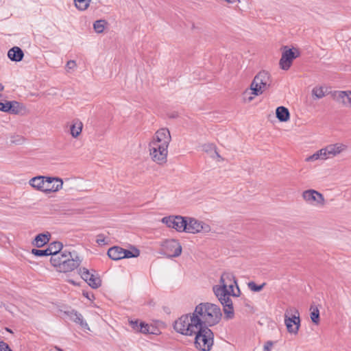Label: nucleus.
<instances>
[{"label":"nucleus","instance_id":"nucleus-1","mask_svg":"<svg viewBox=\"0 0 351 351\" xmlns=\"http://www.w3.org/2000/svg\"><path fill=\"white\" fill-rule=\"evenodd\" d=\"M221 308H195L192 313L182 315L174 323L177 332L186 336H193L204 326H212L221 319Z\"/></svg>","mask_w":351,"mask_h":351},{"label":"nucleus","instance_id":"nucleus-2","mask_svg":"<svg viewBox=\"0 0 351 351\" xmlns=\"http://www.w3.org/2000/svg\"><path fill=\"white\" fill-rule=\"evenodd\" d=\"M215 296L223 307H232V298H238L241 291L233 274L224 272L219 283L213 287Z\"/></svg>","mask_w":351,"mask_h":351},{"label":"nucleus","instance_id":"nucleus-3","mask_svg":"<svg viewBox=\"0 0 351 351\" xmlns=\"http://www.w3.org/2000/svg\"><path fill=\"white\" fill-rule=\"evenodd\" d=\"M171 141L167 128L158 130L149 143L151 159L157 165H163L167 162L168 147Z\"/></svg>","mask_w":351,"mask_h":351},{"label":"nucleus","instance_id":"nucleus-4","mask_svg":"<svg viewBox=\"0 0 351 351\" xmlns=\"http://www.w3.org/2000/svg\"><path fill=\"white\" fill-rule=\"evenodd\" d=\"M50 262L57 271L69 272L77 268L80 265L81 260L75 253L64 250L58 254L51 256Z\"/></svg>","mask_w":351,"mask_h":351},{"label":"nucleus","instance_id":"nucleus-5","mask_svg":"<svg viewBox=\"0 0 351 351\" xmlns=\"http://www.w3.org/2000/svg\"><path fill=\"white\" fill-rule=\"evenodd\" d=\"M347 149L348 146L342 143L330 144L306 157L305 161L307 162H314L317 160H326L339 156L347 151Z\"/></svg>","mask_w":351,"mask_h":351},{"label":"nucleus","instance_id":"nucleus-6","mask_svg":"<svg viewBox=\"0 0 351 351\" xmlns=\"http://www.w3.org/2000/svg\"><path fill=\"white\" fill-rule=\"evenodd\" d=\"M208 326H204L195 335V346L200 351H210L213 346V332Z\"/></svg>","mask_w":351,"mask_h":351},{"label":"nucleus","instance_id":"nucleus-7","mask_svg":"<svg viewBox=\"0 0 351 351\" xmlns=\"http://www.w3.org/2000/svg\"><path fill=\"white\" fill-rule=\"evenodd\" d=\"M284 322L289 333L297 335L300 325V314L295 308H287L284 315Z\"/></svg>","mask_w":351,"mask_h":351},{"label":"nucleus","instance_id":"nucleus-8","mask_svg":"<svg viewBox=\"0 0 351 351\" xmlns=\"http://www.w3.org/2000/svg\"><path fill=\"white\" fill-rule=\"evenodd\" d=\"M303 201L308 205L315 208H323L326 205L324 195L315 189H307L302 193Z\"/></svg>","mask_w":351,"mask_h":351},{"label":"nucleus","instance_id":"nucleus-9","mask_svg":"<svg viewBox=\"0 0 351 351\" xmlns=\"http://www.w3.org/2000/svg\"><path fill=\"white\" fill-rule=\"evenodd\" d=\"M270 75L265 71L259 72L254 78L251 83V89L255 94H262L270 86Z\"/></svg>","mask_w":351,"mask_h":351},{"label":"nucleus","instance_id":"nucleus-10","mask_svg":"<svg viewBox=\"0 0 351 351\" xmlns=\"http://www.w3.org/2000/svg\"><path fill=\"white\" fill-rule=\"evenodd\" d=\"M160 247V253L168 258L178 257L180 256L182 251L181 244L176 239H167L161 243Z\"/></svg>","mask_w":351,"mask_h":351},{"label":"nucleus","instance_id":"nucleus-11","mask_svg":"<svg viewBox=\"0 0 351 351\" xmlns=\"http://www.w3.org/2000/svg\"><path fill=\"white\" fill-rule=\"evenodd\" d=\"M185 232L190 234L204 233L211 231V227L207 223L193 217H186Z\"/></svg>","mask_w":351,"mask_h":351},{"label":"nucleus","instance_id":"nucleus-12","mask_svg":"<svg viewBox=\"0 0 351 351\" xmlns=\"http://www.w3.org/2000/svg\"><path fill=\"white\" fill-rule=\"evenodd\" d=\"M139 255L140 251L136 248H133L132 250H128L118 246H114L108 251V256L114 261L132 257L136 258Z\"/></svg>","mask_w":351,"mask_h":351},{"label":"nucleus","instance_id":"nucleus-13","mask_svg":"<svg viewBox=\"0 0 351 351\" xmlns=\"http://www.w3.org/2000/svg\"><path fill=\"white\" fill-rule=\"evenodd\" d=\"M186 217L181 216H169L162 219V222L169 228H171L178 232H185Z\"/></svg>","mask_w":351,"mask_h":351},{"label":"nucleus","instance_id":"nucleus-14","mask_svg":"<svg viewBox=\"0 0 351 351\" xmlns=\"http://www.w3.org/2000/svg\"><path fill=\"white\" fill-rule=\"evenodd\" d=\"M298 56L299 52L296 49H292L285 47L279 62L280 69L285 71L289 70L294 59Z\"/></svg>","mask_w":351,"mask_h":351},{"label":"nucleus","instance_id":"nucleus-15","mask_svg":"<svg viewBox=\"0 0 351 351\" xmlns=\"http://www.w3.org/2000/svg\"><path fill=\"white\" fill-rule=\"evenodd\" d=\"M63 318L65 319L73 321L75 323L79 324L81 326V328L84 330H90L88 324L83 319L82 315L80 313H78L76 311H75L73 308H71L69 311H64L63 312Z\"/></svg>","mask_w":351,"mask_h":351},{"label":"nucleus","instance_id":"nucleus-16","mask_svg":"<svg viewBox=\"0 0 351 351\" xmlns=\"http://www.w3.org/2000/svg\"><path fill=\"white\" fill-rule=\"evenodd\" d=\"M46 180L47 181L45 182L46 185L45 189H49V191H44V193L48 194L50 193H56L62 189L63 186V180L62 179L58 177H50L46 176Z\"/></svg>","mask_w":351,"mask_h":351},{"label":"nucleus","instance_id":"nucleus-17","mask_svg":"<svg viewBox=\"0 0 351 351\" xmlns=\"http://www.w3.org/2000/svg\"><path fill=\"white\" fill-rule=\"evenodd\" d=\"M334 99L342 105L351 108V91H335L333 93Z\"/></svg>","mask_w":351,"mask_h":351},{"label":"nucleus","instance_id":"nucleus-18","mask_svg":"<svg viewBox=\"0 0 351 351\" xmlns=\"http://www.w3.org/2000/svg\"><path fill=\"white\" fill-rule=\"evenodd\" d=\"M129 324L132 330L135 332H141L143 334L150 333L151 326L143 321L138 319H129Z\"/></svg>","mask_w":351,"mask_h":351},{"label":"nucleus","instance_id":"nucleus-19","mask_svg":"<svg viewBox=\"0 0 351 351\" xmlns=\"http://www.w3.org/2000/svg\"><path fill=\"white\" fill-rule=\"evenodd\" d=\"M22 107L19 103L16 101H0V110L5 112L12 114H19Z\"/></svg>","mask_w":351,"mask_h":351},{"label":"nucleus","instance_id":"nucleus-20","mask_svg":"<svg viewBox=\"0 0 351 351\" xmlns=\"http://www.w3.org/2000/svg\"><path fill=\"white\" fill-rule=\"evenodd\" d=\"M46 179V176H38L31 178L28 183L34 189L44 193V191L49 190L45 189V185H46L45 182L47 181Z\"/></svg>","mask_w":351,"mask_h":351},{"label":"nucleus","instance_id":"nucleus-21","mask_svg":"<svg viewBox=\"0 0 351 351\" xmlns=\"http://www.w3.org/2000/svg\"><path fill=\"white\" fill-rule=\"evenodd\" d=\"M83 123L78 119H73L69 125V134L74 138H77L82 132Z\"/></svg>","mask_w":351,"mask_h":351},{"label":"nucleus","instance_id":"nucleus-22","mask_svg":"<svg viewBox=\"0 0 351 351\" xmlns=\"http://www.w3.org/2000/svg\"><path fill=\"white\" fill-rule=\"evenodd\" d=\"M51 238V234L48 232L38 234L36 236L32 244L37 247H41L47 243Z\"/></svg>","mask_w":351,"mask_h":351},{"label":"nucleus","instance_id":"nucleus-23","mask_svg":"<svg viewBox=\"0 0 351 351\" xmlns=\"http://www.w3.org/2000/svg\"><path fill=\"white\" fill-rule=\"evenodd\" d=\"M8 56L12 61L19 62L22 60L24 53L20 47H14L8 51Z\"/></svg>","mask_w":351,"mask_h":351},{"label":"nucleus","instance_id":"nucleus-24","mask_svg":"<svg viewBox=\"0 0 351 351\" xmlns=\"http://www.w3.org/2000/svg\"><path fill=\"white\" fill-rule=\"evenodd\" d=\"M276 115L277 119L281 122H287L290 118L289 110L284 106H279L276 108Z\"/></svg>","mask_w":351,"mask_h":351},{"label":"nucleus","instance_id":"nucleus-25","mask_svg":"<svg viewBox=\"0 0 351 351\" xmlns=\"http://www.w3.org/2000/svg\"><path fill=\"white\" fill-rule=\"evenodd\" d=\"M326 88L322 86H316L311 90L312 97L315 100L320 99L326 95Z\"/></svg>","mask_w":351,"mask_h":351},{"label":"nucleus","instance_id":"nucleus-26","mask_svg":"<svg viewBox=\"0 0 351 351\" xmlns=\"http://www.w3.org/2000/svg\"><path fill=\"white\" fill-rule=\"evenodd\" d=\"M62 243L59 241H54L51 243L47 248L49 256H53L54 254H58L62 250Z\"/></svg>","mask_w":351,"mask_h":351},{"label":"nucleus","instance_id":"nucleus-27","mask_svg":"<svg viewBox=\"0 0 351 351\" xmlns=\"http://www.w3.org/2000/svg\"><path fill=\"white\" fill-rule=\"evenodd\" d=\"M92 0H73L75 8L80 12L87 10L91 3Z\"/></svg>","mask_w":351,"mask_h":351},{"label":"nucleus","instance_id":"nucleus-28","mask_svg":"<svg viewBox=\"0 0 351 351\" xmlns=\"http://www.w3.org/2000/svg\"><path fill=\"white\" fill-rule=\"evenodd\" d=\"M254 93V91L252 90L251 89V88L250 89L245 90L243 92V101L245 103H250L252 100H254V99L255 98L256 96H258V95H261V94H255Z\"/></svg>","mask_w":351,"mask_h":351},{"label":"nucleus","instance_id":"nucleus-29","mask_svg":"<svg viewBox=\"0 0 351 351\" xmlns=\"http://www.w3.org/2000/svg\"><path fill=\"white\" fill-rule=\"evenodd\" d=\"M107 25V22L105 20H97L93 23V29L95 31L101 34L103 33Z\"/></svg>","mask_w":351,"mask_h":351},{"label":"nucleus","instance_id":"nucleus-30","mask_svg":"<svg viewBox=\"0 0 351 351\" xmlns=\"http://www.w3.org/2000/svg\"><path fill=\"white\" fill-rule=\"evenodd\" d=\"M25 138L19 134H12L10 137V142L12 145H21L25 143Z\"/></svg>","mask_w":351,"mask_h":351},{"label":"nucleus","instance_id":"nucleus-31","mask_svg":"<svg viewBox=\"0 0 351 351\" xmlns=\"http://www.w3.org/2000/svg\"><path fill=\"white\" fill-rule=\"evenodd\" d=\"M90 287L93 289H97L101 286V279L98 276H95L94 274L92 275L91 278L88 280L86 282Z\"/></svg>","mask_w":351,"mask_h":351},{"label":"nucleus","instance_id":"nucleus-32","mask_svg":"<svg viewBox=\"0 0 351 351\" xmlns=\"http://www.w3.org/2000/svg\"><path fill=\"white\" fill-rule=\"evenodd\" d=\"M265 285V283H263L258 285H256L254 282L251 281L247 283V287L250 291L253 292H259L263 289Z\"/></svg>","mask_w":351,"mask_h":351},{"label":"nucleus","instance_id":"nucleus-33","mask_svg":"<svg viewBox=\"0 0 351 351\" xmlns=\"http://www.w3.org/2000/svg\"><path fill=\"white\" fill-rule=\"evenodd\" d=\"M79 274L81 276V277L82 278V279H84L86 282H87L89 278H90L92 275L93 274V273L90 272V271L85 267L80 268L79 269Z\"/></svg>","mask_w":351,"mask_h":351},{"label":"nucleus","instance_id":"nucleus-34","mask_svg":"<svg viewBox=\"0 0 351 351\" xmlns=\"http://www.w3.org/2000/svg\"><path fill=\"white\" fill-rule=\"evenodd\" d=\"M311 319L312 322L318 324L319 322V312L318 308H313V311L311 313Z\"/></svg>","mask_w":351,"mask_h":351},{"label":"nucleus","instance_id":"nucleus-35","mask_svg":"<svg viewBox=\"0 0 351 351\" xmlns=\"http://www.w3.org/2000/svg\"><path fill=\"white\" fill-rule=\"evenodd\" d=\"M32 254L36 256H49L47 249H45V250L32 249Z\"/></svg>","mask_w":351,"mask_h":351},{"label":"nucleus","instance_id":"nucleus-36","mask_svg":"<svg viewBox=\"0 0 351 351\" xmlns=\"http://www.w3.org/2000/svg\"><path fill=\"white\" fill-rule=\"evenodd\" d=\"M225 318L230 319L233 318L234 315V308H223Z\"/></svg>","mask_w":351,"mask_h":351},{"label":"nucleus","instance_id":"nucleus-37","mask_svg":"<svg viewBox=\"0 0 351 351\" xmlns=\"http://www.w3.org/2000/svg\"><path fill=\"white\" fill-rule=\"evenodd\" d=\"M77 64L75 60H69L66 63V69L67 72H69L71 70H74Z\"/></svg>","mask_w":351,"mask_h":351},{"label":"nucleus","instance_id":"nucleus-38","mask_svg":"<svg viewBox=\"0 0 351 351\" xmlns=\"http://www.w3.org/2000/svg\"><path fill=\"white\" fill-rule=\"evenodd\" d=\"M96 242L98 245H105L106 244V237L103 234H99L97 236Z\"/></svg>","mask_w":351,"mask_h":351},{"label":"nucleus","instance_id":"nucleus-39","mask_svg":"<svg viewBox=\"0 0 351 351\" xmlns=\"http://www.w3.org/2000/svg\"><path fill=\"white\" fill-rule=\"evenodd\" d=\"M0 351H12L10 347L8 346V343L1 341L0 342Z\"/></svg>","mask_w":351,"mask_h":351},{"label":"nucleus","instance_id":"nucleus-40","mask_svg":"<svg viewBox=\"0 0 351 351\" xmlns=\"http://www.w3.org/2000/svg\"><path fill=\"white\" fill-rule=\"evenodd\" d=\"M272 346H273L272 341H267L263 346V351H270Z\"/></svg>","mask_w":351,"mask_h":351},{"label":"nucleus","instance_id":"nucleus-41","mask_svg":"<svg viewBox=\"0 0 351 351\" xmlns=\"http://www.w3.org/2000/svg\"><path fill=\"white\" fill-rule=\"evenodd\" d=\"M215 304L207 302V303H201L196 307L202 308V307H215Z\"/></svg>","mask_w":351,"mask_h":351},{"label":"nucleus","instance_id":"nucleus-42","mask_svg":"<svg viewBox=\"0 0 351 351\" xmlns=\"http://www.w3.org/2000/svg\"><path fill=\"white\" fill-rule=\"evenodd\" d=\"M228 3L233 4L235 3H240L241 0H224Z\"/></svg>","mask_w":351,"mask_h":351},{"label":"nucleus","instance_id":"nucleus-43","mask_svg":"<svg viewBox=\"0 0 351 351\" xmlns=\"http://www.w3.org/2000/svg\"><path fill=\"white\" fill-rule=\"evenodd\" d=\"M84 296H86L88 299L90 300V295L88 293H83Z\"/></svg>","mask_w":351,"mask_h":351},{"label":"nucleus","instance_id":"nucleus-44","mask_svg":"<svg viewBox=\"0 0 351 351\" xmlns=\"http://www.w3.org/2000/svg\"><path fill=\"white\" fill-rule=\"evenodd\" d=\"M5 330H6V331H8V332H10V333H12V330H10V328H5Z\"/></svg>","mask_w":351,"mask_h":351},{"label":"nucleus","instance_id":"nucleus-45","mask_svg":"<svg viewBox=\"0 0 351 351\" xmlns=\"http://www.w3.org/2000/svg\"><path fill=\"white\" fill-rule=\"evenodd\" d=\"M3 90V86L0 84V91Z\"/></svg>","mask_w":351,"mask_h":351},{"label":"nucleus","instance_id":"nucleus-46","mask_svg":"<svg viewBox=\"0 0 351 351\" xmlns=\"http://www.w3.org/2000/svg\"><path fill=\"white\" fill-rule=\"evenodd\" d=\"M215 153L216 154V155L217 156V157H220V156L218 154V153L215 150Z\"/></svg>","mask_w":351,"mask_h":351},{"label":"nucleus","instance_id":"nucleus-47","mask_svg":"<svg viewBox=\"0 0 351 351\" xmlns=\"http://www.w3.org/2000/svg\"><path fill=\"white\" fill-rule=\"evenodd\" d=\"M56 348V349H57V350H58V351H63V350H62V349H60V348Z\"/></svg>","mask_w":351,"mask_h":351}]
</instances>
